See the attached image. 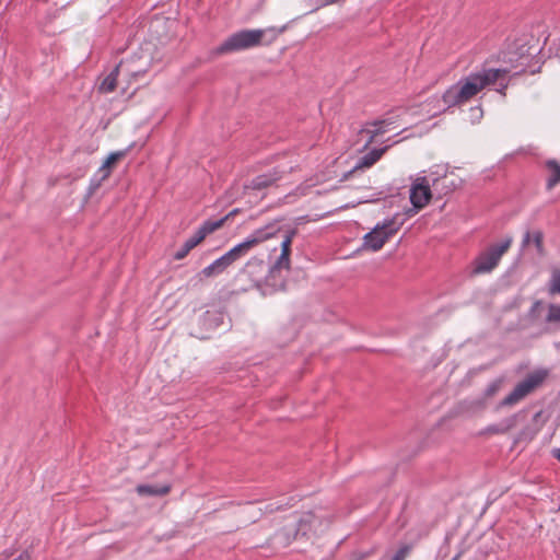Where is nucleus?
Listing matches in <instances>:
<instances>
[{"label":"nucleus","mask_w":560,"mask_h":560,"mask_svg":"<svg viewBox=\"0 0 560 560\" xmlns=\"http://www.w3.org/2000/svg\"><path fill=\"white\" fill-rule=\"evenodd\" d=\"M516 424V417H510L504 419L502 422L498 424L489 425L486 429V432L489 434H503L510 431L512 428H514Z\"/></svg>","instance_id":"nucleus-22"},{"label":"nucleus","mask_w":560,"mask_h":560,"mask_svg":"<svg viewBox=\"0 0 560 560\" xmlns=\"http://www.w3.org/2000/svg\"><path fill=\"white\" fill-rule=\"evenodd\" d=\"M189 250H190L189 248L183 246V248L174 255L175 259L179 260V259L185 258L187 256V254L189 253Z\"/></svg>","instance_id":"nucleus-33"},{"label":"nucleus","mask_w":560,"mask_h":560,"mask_svg":"<svg viewBox=\"0 0 560 560\" xmlns=\"http://www.w3.org/2000/svg\"><path fill=\"white\" fill-rule=\"evenodd\" d=\"M528 240H529V233H527V234L525 235L524 243L526 244V243L528 242Z\"/></svg>","instance_id":"nucleus-40"},{"label":"nucleus","mask_w":560,"mask_h":560,"mask_svg":"<svg viewBox=\"0 0 560 560\" xmlns=\"http://www.w3.org/2000/svg\"><path fill=\"white\" fill-rule=\"evenodd\" d=\"M272 226H264L253 232L243 243L231 248L226 254L215 259L212 262V273H219L225 270L232 262L237 260L244 255L249 248L258 245L259 243L267 241V238L273 233Z\"/></svg>","instance_id":"nucleus-1"},{"label":"nucleus","mask_w":560,"mask_h":560,"mask_svg":"<svg viewBox=\"0 0 560 560\" xmlns=\"http://www.w3.org/2000/svg\"><path fill=\"white\" fill-rule=\"evenodd\" d=\"M203 273H206V275H210V267H206V268L203 269Z\"/></svg>","instance_id":"nucleus-39"},{"label":"nucleus","mask_w":560,"mask_h":560,"mask_svg":"<svg viewBox=\"0 0 560 560\" xmlns=\"http://www.w3.org/2000/svg\"><path fill=\"white\" fill-rule=\"evenodd\" d=\"M448 107H446L443 102V95L441 97L433 96L429 98L423 105V112L428 117H435L436 115L445 112Z\"/></svg>","instance_id":"nucleus-17"},{"label":"nucleus","mask_w":560,"mask_h":560,"mask_svg":"<svg viewBox=\"0 0 560 560\" xmlns=\"http://www.w3.org/2000/svg\"><path fill=\"white\" fill-rule=\"evenodd\" d=\"M287 504H280L276 502H265L260 506L249 505L246 509L248 518L250 522L258 521L261 516L272 514L277 511H281Z\"/></svg>","instance_id":"nucleus-15"},{"label":"nucleus","mask_w":560,"mask_h":560,"mask_svg":"<svg viewBox=\"0 0 560 560\" xmlns=\"http://www.w3.org/2000/svg\"><path fill=\"white\" fill-rule=\"evenodd\" d=\"M266 30H243L231 35L217 48L218 54L245 50L262 44Z\"/></svg>","instance_id":"nucleus-4"},{"label":"nucleus","mask_w":560,"mask_h":560,"mask_svg":"<svg viewBox=\"0 0 560 560\" xmlns=\"http://www.w3.org/2000/svg\"><path fill=\"white\" fill-rule=\"evenodd\" d=\"M137 493L140 495H166L171 487L168 485L163 486H150V485H139L137 488Z\"/></svg>","instance_id":"nucleus-21"},{"label":"nucleus","mask_w":560,"mask_h":560,"mask_svg":"<svg viewBox=\"0 0 560 560\" xmlns=\"http://www.w3.org/2000/svg\"><path fill=\"white\" fill-rule=\"evenodd\" d=\"M545 376V372H536L530 374L526 380L517 384L513 392L501 401V406H513L517 404L536 386H538L544 381Z\"/></svg>","instance_id":"nucleus-7"},{"label":"nucleus","mask_w":560,"mask_h":560,"mask_svg":"<svg viewBox=\"0 0 560 560\" xmlns=\"http://www.w3.org/2000/svg\"><path fill=\"white\" fill-rule=\"evenodd\" d=\"M298 526L293 538L305 537L317 532V527L322 524L320 520L312 512L303 513L298 520H294Z\"/></svg>","instance_id":"nucleus-14"},{"label":"nucleus","mask_w":560,"mask_h":560,"mask_svg":"<svg viewBox=\"0 0 560 560\" xmlns=\"http://www.w3.org/2000/svg\"><path fill=\"white\" fill-rule=\"evenodd\" d=\"M12 560H31V555L27 551H23L16 558Z\"/></svg>","instance_id":"nucleus-35"},{"label":"nucleus","mask_w":560,"mask_h":560,"mask_svg":"<svg viewBox=\"0 0 560 560\" xmlns=\"http://www.w3.org/2000/svg\"><path fill=\"white\" fill-rule=\"evenodd\" d=\"M470 112L476 119H480L482 116V109L480 107H474L470 109Z\"/></svg>","instance_id":"nucleus-34"},{"label":"nucleus","mask_w":560,"mask_h":560,"mask_svg":"<svg viewBox=\"0 0 560 560\" xmlns=\"http://www.w3.org/2000/svg\"><path fill=\"white\" fill-rule=\"evenodd\" d=\"M545 376V372H536L530 374L526 380L517 384L513 392L501 401V406H513L517 404L536 386H538L544 381Z\"/></svg>","instance_id":"nucleus-10"},{"label":"nucleus","mask_w":560,"mask_h":560,"mask_svg":"<svg viewBox=\"0 0 560 560\" xmlns=\"http://www.w3.org/2000/svg\"><path fill=\"white\" fill-rule=\"evenodd\" d=\"M555 456L560 462V450L555 451Z\"/></svg>","instance_id":"nucleus-37"},{"label":"nucleus","mask_w":560,"mask_h":560,"mask_svg":"<svg viewBox=\"0 0 560 560\" xmlns=\"http://www.w3.org/2000/svg\"><path fill=\"white\" fill-rule=\"evenodd\" d=\"M407 552H408V549L407 548H401L399 549L396 555L393 557L392 560H405L406 556H407Z\"/></svg>","instance_id":"nucleus-32"},{"label":"nucleus","mask_w":560,"mask_h":560,"mask_svg":"<svg viewBox=\"0 0 560 560\" xmlns=\"http://www.w3.org/2000/svg\"><path fill=\"white\" fill-rule=\"evenodd\" d=\"M266 226H272L273 233L267 240L271 237H279L280 242V255L276 258L270 267L271 275L280 273L282 270L290 269V254L291 245L294 236L296 235V229L289 226H281L279 223H269Z\"/></svg>","instance_id":"nucleus-2"},{"label":"nucleus","mask_w":560,"mask_h":560,"mask_svg":"<svg viewBox=\"0 0 560 560\" xmlns=\"http://www.w3.org/2000/svg\"><path fill=\"white\" fill-rule=\"evenodd\" d=\"M298 529V526L295 524V521L290 522L287 524L281 530H279L275 535L276 544L281 547L289 546L293 540H296L298 538H293V535L295 534Z\"/></svg>","instance_id":"nucleus-16"},{"label":"nucleus","mask_w":560,"mask_h":560,"mask_svg":"<svg viewBox=\"0 0 560 560\" xmlns=\"http://www.w3.org/2000/svg\"><path fill=\"white\" fill-rule=\"evenodd\" d=\"M501 384L502 382L501 381H494L492 382L491 384L488 385V387L486 388V392H485V395L487 397H492L493 395H495L500 388H501Z\"/></svg>","instance_id":"nucleus-28"},{"label":"nucleus","mask_w":560,"mask_h":560,"mask_svg":"<svg viewBox=\"0 0 560 560\" xmlns=\"http://www.w3.org/2000/svg\"><path fill=\"white\" fill-rule=\"evenodd\" d=\"M482 89L480 79L475 73H471L466 79L447 89L443 94V102L446 107H452L469 101Z\"/></svg>","instance_id":"nucleus-3"},{"label":"nucleus","mask_w":560,"mask_h":560,"mask_svg":"<svg viewBox=\"0 0 560 560\" xmlns=\"http://www.w3.org/2000/svg\"><path fill=\"white\" fill-rule=\"evenodd\" d=\"M536 434V431H527V430H524L520 436H518V441L521 440H532Z\"/></svg>","instance_id":"nucleus-31"},{"label":"nucleus","mask_w":560,"mask_h":560,"mask_svg":"<svg viewBox=\"0 0 560 560\" xmlns=\"http://www.w3.org/2000/svg\"><path fill=\"white\" fill-rule=\"evenodd\" d=\"M313 186H315V183H308V180H307V182H305L304 184H302L301 186H299L296 188L295 195L296 196H304V195H306L307 189L313 187Z\"/></svg>","instance_id":"nucleus-29"},{"label":"nucleus","mask_w":560,"mask_h":560,"mask_svg":"<svg viewBox=\"0 0 560 560\" xmlns=\"http://www.w3.org/2000/svg\"><path fill=\"white\" fill-rule=\"evenodd\" d=\"M546 320L548 323H560V305H549Z\"/></svg>","instance_id":"nucleus-26"},{"label":"nucleus","mask_w":560,"mask_h":560,"mask_svg":"<svg viewBox=\"0 0 560 560\" xmlns=\"http://www.w3.org/2000/svg\"><path fill=\"white\" fill-rule=\"evenodd\" d=\"M547 167L550 175L547 179V189H552L557 184L560 183V164L553 160L547 162Z\"/></svg>","instance_id":"nucleus-23"},{"label":"nucleus","mask_w":560,"mask_h":560,"mask_svg":"<svg viewBox=\"0 0 560 560\" xmlns=\"http://www.w3.org/2000/svg\"><path fill=\"white\" fill-rule=\"evenodd\" d=\"M385 150L386 149L372 150L371 152H369L368 154H365L358 161V163L353 167L352 172H354L357 170L371 167L374 163H376L381 159V156L383 155Z\"/></svg>","instance_id":"nucleus-19"},{"label":"nucleus","mask_w":560,"mask_h":560,"mask_svg":"<svg viewBox=\"0 0 560 560\" xmlns=\"http://www.w3.org/2000/svg\"><path fill=\"white\" fill-rule=\"evenodd\" d=\"M125 72L132 77H138L139 74H143L145 72L144 68H135L132 67V62L129 60L119 62L116 68L103 80L100 85V91L103 93H110L116 89L117 85V77Z\"/></svg>","instance_id":"nucleus-11"},{"label":"nucleus","mask_w":560,"mask_h":560,"mask_svg":"<svg viewBox=\"0 0 560 560\" xmlns=\"http://www.w3.org/2000/svg\"><path fill=\"white\" fill-rule=\"evenodd\" d=\"M514 68L515 67L483 69L482 71L476 72L475 74L480 79L482 88L499 83L500 89H498V92L502 95H505V89L508 88V77Z\"/></svg>","instance_id":"nucleus-12"},{"label":"nucleus","mask_w":560,"mask_h":560,"mask_svg":"<svg viewBox=\"0 0 560 560\" xmlns=\"http://www.w3.org/2000/svg\"><path fill=\"white\" fill-rule=\"evenodd\" d=\"M400 229L396 218L386 219L377 223L372 231L363 237V248L372 252L380 250Z\"/></svg>","instance_id":"nucleus-5"},{"label":"nucleus","mask_w":560,"mask_h":560,"mask_svg":"<svg viewBox=\"0 0 560 560\" xmlns=\"http://www.w3.org/2000/svg\"><path fill=\"white\" fill-rule=\"evenodd\" d=\"M235 212V210L231 211L229 214H226L223 219H220L218 221H212L211 229L212 231L221 228L223 225V222L230 218Z\"/></svg>","instance_id":"nucleus-30"},{"label":"nucleus","mask_w":560,"mask_h":560,"mask_svg":"<svg viewBox=\"0 0 560 560\" xmlns=\"http://www.w3.org/2000/svg\"><path fill=\"white\" fill-rule=\"evenodd\" d=\"M126 155L125 151H117L112 152L106 160L104 161L103 165L100 168V172L102 173V178L105 179L109 177L113 168L116 166V164Z\"/></svg>","instance_id":"nucleus-18"},{"label":"nucleus","mask_w":560,"mask_h":560,"mask_svg":"<svg viewBox=\"0 0 560 560\" xmlns=\"http://www.w3.org/2000/svg\"><path fill=\"white\" fill-rule=\"evenodd\" d=\"M545 376V372H536L530 374L526 380L517 384L513 392L501 401V406H513L517 404L536 386H538L544 381Z\"/></svg>","instance_id":"nucleus-9"},{"label":"nucleus","mask_w":560,"mask_h":560,"mask_svg":"<svg viewBox=\"0 0 560 560\" xmlns=\"http://www.w3.org/2000/svg\"><path fill=\"white\" fill-rule=\"evenodd\" d=\"M431 199L429 180L424 176L415 178L410 188V201L416 209H422Z\"/></svg>","instance_id":"nucleus-13"},{"label":"nucleus","mask_w":560,"mask_h":560,"mask_svg":"<svg viewBox=\"0 0 560 560\" xmlns=\"http://www.w3.org/2000/svg\"><path fill=\"white\" fill-rule=\"evenodd\" d=\"M548 291L549 294H560V269L552 271L549 280Z\"/></svg>","instance_id":"nucleus-25"},{"label":"nucleus","mask_w":560,"mask_h":560,"mask_svg":"<svg viewBox=\"0 0 560 560\" xmlns=\"http://www.w3.org/2000/svg\"><path fill=\"white\" fill-rule=\"evenodd\" d=\"M338 0H319V3L318 5L319 7H325V5H328V4H331V3H335L337 2Z\"/></svg>","instance_id":"nucleus-36"},{"label":"nucleus","mask_w":560,"mask_h":560,"mask_svg":"<svg viewBox=\"0 0 560 560\" xmlns=\"http://www.w3.org/2000/svg\"><path fill=\"white\" fill-rule=\"evenodd\" d=\"M512 238L506 237L502 243L493 245L481 253L475 260L474 272L487 273L493 270L499 264L502 255L510 248Z\"/></svg>","instance_id":"nucleus-6"},{"label":"nucleus","mask_w":560,"mask_h":560,"mask_svg":"<svg viewBox=\"0 0 560 560\" xmlns=\"http://www.w3.org/2000/svg\"><path fill=\"white\" fill-rule=\"evenodd\" d=\"M389 124H390V122H389L388 120L375 121V122L373 124L374 129L369 130V132L371 133V139H370V141H369V142H371V141H372V139H373L375 136H377V135H381V133L385 132V131H386V129H384V126H385V125H389Z\"/></svg>","instance_id":"nucleus-27"},{"label":"nucleus","mask_w":560,"mask_h":560,"mask_svg":"<svg viewBox=\"0 0 560 560\" xmlns=\"http://www.w3.org/2000/svg\"><path fill=\"white\" fill-rule=\"evenodd\" d=\"M209 233H210V221H206L199 228V230L185 242L184 247H187L189 249L196 247L206 238V236Z\"/></svg>","instance_id":"nucleus-20"},{"label":"nucleus","mask_w":560,"mask_h":560,"mask_svg":"<svg viewBox=\"0 0 560 560\" xmlns=\"http://www.w3.org/2000/svg\"><path fill=\"white\" fill-rule=\"evenodd\" d=\"M545 376V372H536L530 374L526 380L517 384L513 392L501 401V406H513L517 404L536 386H538L544 381Z\"/></svg>","instance_id":"nucleus-8"},{"label":"nucleus","mask_w":560,"mask_h":560,"mask_svg":"<svg viewBox=\"0 0 560 560\" xmlns=\"http://www.w3.org/2000/svg\"><path fill=\"white\" fill-rule=\"evenodd\" d=\"M278 179H279V176H277L276 174L259 175L252 180V188L260 190V189H264V188L270 186Z\"/></svg>","instance_id":"nucleus-24"},{"label":"nucleus","mask_w":560,"mask_h":560,"mask_svg":"<svg viewBox=\"0 0 560 560\" xmlns=\"http://www.w3.org/2000/svg\"><path fill=\"white\" fill-rule=\"evenodd\" d=\"M536 243H537V245H538V246H540L541 237H540V235H539V234H538V235H536Z\"/></svg>","instance_id":"nucleus-38"}]
</instances>
